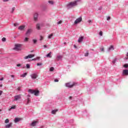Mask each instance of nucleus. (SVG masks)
Masks as SVG:
<instances>
[{"label":"nucleus","instance_id":"obj_57","mask_svg":"<svg viewBox=\"0 0 128 128\" xmlns=\"http://www.w3.org/2000/svg\"><path fill=\"white\" fill-rule=\"evenodd\" d=\"M77 1L78 2V0Z\"/></svg>","mask_w":128,"mask_h":128},{"label":"nucleus","instance_id":"obj_45","mask_svg":"<svg viewBox=\"0 0 128 128\" xmlns=\"http://www.w3.org/2000/svg\"><path fill=\"white\" fill-rule=\"evenodd\" d=\"M22 66V64H18L16 65L17 66Z\"/></svg>","mask_w":128,"mask_h":128},{"label":"nucleus","instance_id":"obj_17","mask_svg":"<svg viewBox=\"0 0 128 128\" xmlns=\"http://www.w3.org/2000/svg\"><path fill=\"white\" fill-rule=\"evenodd\" d=\"M46 58H52V52H50L46 56Z\"/></svg>","mask_w":128,"mask_h":128},{"label":"nucleus","instance_id":"obj_9","mask_svg":"<svg viewBox=\"0 0 128 128\" xmlns=\"http://www.w3.org/2000/svg\"><path fill=\"white\" fill-rule=\"evenodd\" d=\"M32 32V29H28L26 32V34H30Z\"/></svg>","mask_w":128,"mask_h":128},{"label":"nucleus","instance_id":"obj_32","mask_svg":"<svg viewBox=\"0 0 128 128\" xmlns=\"http://www.w3.org/2000/svg\"><path fill=\"white\" fill-rule=\"evenodd\" d=\"M84 56H88V52L84 54Z\"/></svg>","mask_w":128,"mask_h":128},{"label":"nucleus","instance_id":"obj_34","mask_svg":"<svg viewBox=\"0 0 128 128\" xmlns=\"http://www.w3.org/2000/svg\"><path fill=\"white\" fill-rule=\"evenodd\" d=\"M48 2L50 4H54V1H48Z\"/></svg>","mask_w":128,"mask_h":128},{"label":"nucleus","instance_id":"obj_26","mask_svg":"<svg viewBox=\"0 0 128 128\" xmlns=\"http://www.w3.org/2000/svg\"><path fill=\"white\" fill-rule=\"evenodd\" d=\"M14 10H16V8L14 7V8H12V10L11 11L12 14L14 13Z\"/></svg>","mask_w":128,"mask_h":128},{"label":"nucleus","instance_id":"obj_51","mask_svg":"<svg viewBox=\"0 0 128 128\" xmlns=\"http://www.w3.org/2000/svg\"><path fill=\"white\" fill-rule=\"evenodd\" d=\"M14 26H16V24H14Z\"/></svg>","mask_w":128,"mask_h":128},{"label":"nucleus","instance_id":"obj_7","mask_svg":"<svg viewBox=\"0 0 128 128\" xmlns=\"http://www.w3.org/2000/svg\"><path fill=\"white\" fill-rule=\"evenodd\" d=\"M22 96H20V95H17L14 96V100H20Z\"/></svg>","mask_w":128,"mask_h":128},{"label":"nucleus","instance_id":"obj_40","mask_svg":"<svg viewBox=\"0 0 128 128\" xmlns=\"http://www.w3.org/2000/svg\"><path fill=\"white\" fill-rule=\"evenodd\" d=\"M54 81L55 82H58V79H55Z\"/></svg>","mask_w":128,"mask_h":128},{"label":"nucleus","instance_id":"obj_46","mask_svg":"<svg viewBox=\"0 0 128 128\" xmlns=\"http://www.w3.org/2000/svg\"><path fill=\"white\" fill-rule=\"evenodd\" d=\"M112 62L113 64H115V63H116V60H113V61Z\"/></svg>","mask_w":128,"mask_h":128},{"label":"nucleus","instance_id":"obj_12","mask_svg":"<svg viewBox=\"0 0 128 128\" xmlns=\"http://www.w3.org/2000/svg\"><path fill=\"white\" fill-rule=\"evenodd\" d=\"M114 50V46H110L108 48V52H110L111 50Z\"/></svg>","mask_w":128,"mask_h":128},{"label":"nucleus","instance_id":"obj_29","mask_svg":"<svg viewBox=\"0 0 128 128\" xmlns=\"http://www.w3.org/2000/svg\"><path fill=\"white\" fill-rule=\"evenodd\" d=\"M124 67L125 68H128V64H124Z\"/></svg>","mask_w":128,"mask_h":128},{"label":"nucleus","instance_id":"obj_42","mask_svg":"<svg viewBox=\"0 0 128 128\" xmlns=\"http://www.w3.org/2000/svg\"><path fill=\"white\" fill-rule=\"evenodd\" d=\"M100 36H102V31H100Z\"/></svg>","mask_w":128,"mask_h":128},{"label":"nucleus","instance_id":"obj_35","mask_svg":"<svg viewBox=\"0 0 128 128\" xmlns=\"http://www.w3.org/2000/svg\"><path fill=\"white\" fill-rule=\"evenodd\" d=\"M38 40H34V39L33 40L34 44H36Z\"/></svg>","mask_w":128,"mask_h":128},{"label":"nucleus","instance_id":"obj_36","mask_svg":"<svg viewBox=\"0 0 128 128\" xmlns=\"http://www.w3.org/2000/svg\"><path fill=\"white\" fill-rule=\"evenodd\" d=\"M62 21L60 20L58 22H57V24H62Z\"/></svg>","mask_w":128,"mask_h":128},{"label":"nucleus","instance_id":"obj_31","mask_svg":"<svg viewBox=\"0 0 128 128\" xmlns=\"http://www.w3.org/2000/svg\"><path fill=\"white\" fill-rule=\"evenodd\" d=\"M100 50H101V52H104V48H100Z\"/></svg>","mask_w":128,"mask_h":128},{"label":"nucleus","instance_id":"obj_13","mask_svg":"<svg viewBox=\"0 0 128 128\" xmlns=\"http://www.w3.org/2000/svg\"><path fill=\"white\" fill-rule=\"evenodd\" d=\"M12 123L10 122L9 124H8L6 126V128H12Z\"/></svg>","mask_w":128,"mask_h":128},{"label":"nucleus","instance_id":"obj_2","mask_svg":"<svg viewBox=\"0 0 128 128\" xmlns=\"http://www.w3.org/2000/svg\"><path fill=\"white\" fill-rule=\"evenodd\" d=\"M76 84V82H73L72 84H70V82H68L66 84V86H67V88H74V86Z\"/></svg>","mask_w":128,"mask_h":128},{"label":"nucleus","instance_id":"obj_54","mask_svg":"<svg viewBox=\"0 0 128 128\" xmlns=\"http://www.w3.org/2000/svg\"><path fill=\"white\" fill-rule=\"evenodd\" d=\"M28 96L30 97V95H28Z\"/></svg>","mask_w":128,"mask_h":128},{"label":"nucleus","instance_id":"obj_56","mask_svg":"<svg viewBox=\"0 0 128 128\" xmlns=\"http://www.w3.org/2000/svg\"><path fill=\"white\" fill-rule=\"evenodd\" d=\"M64 44H66V42L65 43H64Z\"/></svg>","mask_w":128,"mask_h":128},{"label":"nucleus","instance_id":"obj_16","mask_svg":"<svg viewBox=\"0 0 128 128\" xmlns=\"http://www.w3.org/2000/svg\"><path fill=\"white\" fill-rule=\"evenodd\" d=\"M56 112H58V110L56 109L54 110H52V114H56Z\"/></svg>","mask_w":128,"mask_h":128},{"label":"nucleus","instance_id":"obj_30","mask_svg":"<svg viewBox=\"0 0 128 128\" xmlns=\"http://www.w3.org/2000/svg\"><path fill=\"white\" fill-rule=\"evenodd\" d=\"M40 60V57H37V58H34L32 60Z\"/></svg>","mask_w":128,"mask_h":128},{"label":"nucleus","instance_id":"obj_47","mask_svg":"<svg viewBox=\"0 0 128 128\" xmlns=\"http://www.w3.org/2000/svg\"><path fill=\"white\" fill-rule=\"evenodd\" d=\"M69 98H70V100H72V96H70L69 97Z\"/></svg>","mask_w":128,"mask_h":128},{"label":"nucleus","instance_id":"obj_20","mask_svg":"<svg viewBox=\"0 0 128 128\" xmlns=\"http://www.w3.org/2000/svg\"><path fill=\"white\" fill-rule=\"evenodd\" d=\"M16 108V106H12L10 109L9 110H14Z\"/></svg>","mask_w":128,"mask_h":128},{"label":"nucleus","instance_id":"obj_24","mask_svg":"<svg viewBox=\"0 0 128 128\" xmlns=\"http://www.w3.org/2000/svg\"><path fill=\"white\" fill-rule=\"evenodd\" d=\"M54 67H50V72H54Z\"/></svg>","mask_w":128,"mask_h":128},{"label":"nucleus","instance_id":"obj_3","mask_svg":"<svg viewBox=\"0 0 128 128\" xmlns=\"http://www.w3.org/2000/svg\"><path fill=\"white\" fill-rule=\"evenodd\" d=\"M20 48H22V44H15V47L14 48L15 50H20Z\"/></svg>","mask_w":128,"mask_h":128},{"label":"nucleus","instance_id":"obj_4","mask_svg":"<svg viewBox=\"0 0 128 128\" xmlns=\"http://www.w3.org/2000/svg\"><path fill=\"white\" fill-rule=\"evenodd\" d=\"M76 2H78V1L70 2L68 4V6H76L78 4Z\"/></svg>","mask_w":128,"mask_h":128},{"label":"nucleus","instance_id":"obj_6","mask_svg":"<svg viewBox=\"0 0 128 128\" xmlns=\"http://www.w3.org/2000/svg\"><path fill=\"white\" fill-rule=\"evenodd\" d=\"M32 80H36L38 78V74H32L30 75Z\"/></svg>","mask_w":128,"mask_h":128},{"label":"nucleus","instance_id":"obj_37","mask_svg":"<svg viewBox=\"0 0 128 128\" xmlns=\"http://www.w3.org/2000/svg\"><path fill=\"white\" fill-rule=\"evenodd\" d=\"M44 40V36H40V40Z\"/></svg>","mask_w":128,"mask_h":128},{"label":"nucleus","instance_id":"obj_15","mask_svg":"<svg viewBox=\"0 0 128 128\" xmlns=\"http://www.w3.org/2000/svg\"><path fill=\"white\" fill-rule=\"evenodd\" d=\"M28 75V72H25L24 74L20 75L21 78H26V76Z\"/></svg>","mask_w":128,"mask_h":128},{"label":"nucleus","instance_id":"obj_22","mask_svg":"<svg viewBox=\"0 0 128 128\" xmlns=\"http://www.w3.org/2000/svg\"><path fill=\"white\" fill-rule=\"evenodd\" d=\"M62 56H57V58L58 60H62Z\"/></svg>","mask_w":128,"mask_h":128},{"label":"nucleus","instance_id":"obj_41","mask_svg":"<svg viewBox=\"0 0 128 128\" xmlns=\"http://www.w3.org/2000/svg\"><path fill=\"white\" fill-rule=\"evenodd\" d=\"M88 22L89 24H92V20H88Z\"/></svg>","mask_w":128,"mask_h":128},{"label":"nucleus","instance_id":"obj_11","mask_svg":"<svg viewBox=\"0 0 128 128\" xmlns=\"http://www.w3.org/2000/svg\"><path fill=\"white\" fill-rule=\"evenodd\" d=\"M24 28H26L25 26H20L18 27V30H24Z\"/></svg>","mask_w":128,"mask_h":128},{"label":"nucleus","instance_id":"obj_39","mask_svg":"<svg viewBox=\"0 0 128 128\" xmlns=\"http://www.w3.org/2000/svg\"><path fill=\"white\" fill-rule=\"evenodd\" d=\"M42 63H37V66H42Z\"/></svg>","mask_w":128,"mask_h":128},{"label":"nucleus","instance_id":"obj_48","mask_svg":"<svg viewBox=\"0 0 128 128\" xmlns=\"http://www.w3.org/2000/svg\"><path fill=\"white\" fill-rule=\"evenodd\" d=\"M8 0H3V2H8Z\"/></svg>","mask_w":128,"mask_h":128},{"label":"nucleus","instance_id":"obj_27","mask_svg":"<svg viewBox=\"0 0 128 128\" xmlns=\"http://www.w3.org/2000/svg\"><path fill=\"white\" fill-rule=\"evenodd\" d=\"M30 102V98H27V104H28Z\"/></svg>","mask_w":128,"mask_h":128},{"label":"nucleus","instance_id":"obj_53","mask_svg":"<svg viewBox=\"0 0 128 128\" xmlns=\"http://www.w3.org/2000/svg\"><path fill=\"white\" fill-rule=\"evenodd\" d=\"M74 48H76V45H74Z\"/></svg>","mask_w":128,"mask_h":128},{"label":"nucleus","instance_id":"obj_49","mask_svg":"<svg viewBox=\"0 0 128 128\" xmlns=\"http://www.w3.org/2000/svg\"><path fill=\"white\" fill-rule=\"evenodd\" d=\"M10 76H11V78H14V75H11Z\"/></svg>","mask_w":128,"mask_h":128},{"label":"nucleus","instance_id":"obj_50","mask_svg":"<svg viewBox=\"0 0 128 128\" xmlns=\"http://www.w3.org/2000/svg\"><path fill=\"white\" fill-rule=\"evenodd\" d=\"M0 80H4V78H0Z\"/></svg>","mask_w":128,"mask_h":128},{"label":"nucleus","instance_id":"obj_1","mask_svg":"<svg viewBox=\"0 0 128 128\" xmlns=\"http://www.w3.org/2000/svg\"><path fill=\"white\" fill-rule=\"evenodd\" d=\"M28 92L32 94H34V96H38V94H40V91L38 90H32V89H30L28 90Z\"/></svg>","mask_w":128,"mask_h":128},{"label":"nucleus","instance_id":"obj_5","mask_svg":"<svg viewBox=\"0 0 128 128\" xmlns=\"http://www.w3.org/2000/svg\"><path fill=\"white\" fill-rule=\"evenodd\" d=\"M82 18L81 17L77 18L75 21H74V24H78V22H82Z\"/></svg>","mask_w":128,"mask_h":128},{"label":"nucleus","instance_id":"obj_52","mask_svg":"<svg viewBox=\"0 0 128 128\" xmlns=\"http://www.w3.org/2000/svg\"><path fill=\"white\" fill-rule=\"evenodd\" d=\"M46 46H46V45H44V48H46Z\"/></svg>","mask_w":128,"mask_h":128},{"label":"nucleus","instance_id":"obj_28","mask_svg":"<svg viewBox=\"0 0 128 128\" xmlns=\"http://www.w3.org/2000/svg\"><path fill=\"white\" fill-rule=\"evenodd\" d=\"M10 122V120L8 119H6L5 120V124H8Z\"/></svg>","mask_w":128,"mask_h":128},{"label":"nucleus","instance_id":"obj_38","mask_svg":"<svg viewBox=\"0 0 128 128\" xmlns=\"http://www.w3.org/2000/svg\"><path fill=\"white\" fill-rule=\"evenodd\" d=\"M6 38H2V42H6Z\"/></svg>","mask_w":128,"mask_h":128},{"label":"nucleus","instance_id":"obj_8","mask_svg":"<svg viewBox=\"0 0 128 128\" xmlns=\"http://www.w3.org/2000/svg\"><path fill=\"white\" fill-rule=\"evenodd\" d=\"M34 54H29L28 56H26L24 57V60H28V58H34Z\"/></svg>","mask_w":128,"mask_h":128},{"label":"nucleus","instance_id":"obj_43","mask_svg":"<svg viewBox=\"0 0 128 128\" xmlns=\"http://www.w3.org/2000/svg\"><path fill=\"white\" fill-rule=\"evenodd\" d=\"M110 20V17L108 16V17L107 18V20Z\"/></svg>","mask_w":128,"mask_h":128},{"label":"nucleus","instance_id":"obj_33","mask_svg":"<svg viewBox=\"0 0 128 128\" xmlns=\"http://www.w3.org/2000/svg\"><path fill=\"white\" fill-rule=\"evenodd\" d=\"M24 42H28V38H26Z\"/></svg>","mask_w":128,"mask_h":128},{"label":"nucleus","instance_id":"obj_10","mask_svg":"<svg viewBox=\"0 0 128 128\" xmlns=\"http://www.w3.org/2000/svg\"><path fill=\"white\" fill-rule=\"evenodd\" d=\"M38 13H35L34 14V20H38Z\"/></svg>","mask_w":128,"mask_h":128},{"label":"nucleus","instance_id":"obj_44","mask_svg":"<svg viewBox=\"0 0 128 128\" xmlns=\"http://www.w3.org/2000/svg\"><path fill=\"white\" fill-rule=\"evenodd\" d=\"M2 91L0 90V96H2Z\"/></svg>","mask_w":128,"mask_h":128},{"label":"nucleus","instance_id":"obj_55","mask_svg":"<svg viewBox=\"0 0 128 128\" xmlns=\"http://www.w3.org/2000/svg\"><path fill=\"white\" fill-rule=\"evenodd\" d=\"M0 112H2V110H0Z\"/></svg>","mask_w":128,"mask_h":128},{"label":"nucleus","instance_id":"obj_25","mask_svg":"<svg viewBox=\"0 0 128 128\" xmlns=\"http://www.w3.org/2000/svg\"><path fill=\"white\" fill-rule=\"evenodd\" d=\"M26 68H30V64H26Z\"/></svg>","mask_w":128,"mask_h":128},{"label":"nucleus","instance_id":"obj_14","mask_svg":"<svg viewBox=\"0 0 128 128\" xmlns=\"http://www.w3.org/2000/svg\"><path fill=\"white\" fill-rule=\"evenodd\" d=\"M83 40H84V36L80 37L78 40V42H82Z\"/></svg>","mask_w":128,"mask_h":128},{"label":"nucleus","instance_id":"obj_18","mask_svg":"<svg viewBox=\"0 0 128 128\" xmlns=\"http://www.w3.org/2000/svg\"><path fill=\"white\" fill-rule=\"evenodd\" d=\"M36 28H37V30H40V25L39 24H38L36 25Z\"/></svg>","mask_w":128,"mask_h":128},{"label":"nucleus","instance_id":"obj_23","mask_svg":"<svg viewBox=\"0 0 128 128\" xmlns=\"http://www.w3.org/2000/svg\"><path fill=\"white\" fill-rule=\"evenodd\" d=\"M54 36V34H51L48 36V38H52V37Z\"/></svg>","mask_w":128,"mask_h":128},{"label":"nucleus","instance_id":"obj_19","mask_svg":"<svg viewBox=\"0 0 128 128\" xmlns=\"http://www.w3.org/2000/svg\"><path fill=\"white\" fill-rule=\"evenodd\" d=\"M38 122L36 121H34L33 122L31 126H36V123Z\"/></svg>","mask_w":128,"mask_h":128},{"label":"nucleus","instance_id":"obj_21","mask_svg":"<svg viewBox=\"0 0 128 128\" xmlns=\"http://www.w3.org/2000/svg\"><path fill=\"white\" fill-rule=\"evenodd\" d=\"M20 119L19 118H15L14 122H20Z\"/></svg>","mask_w":128,"mask_h":128}]
</instances>
